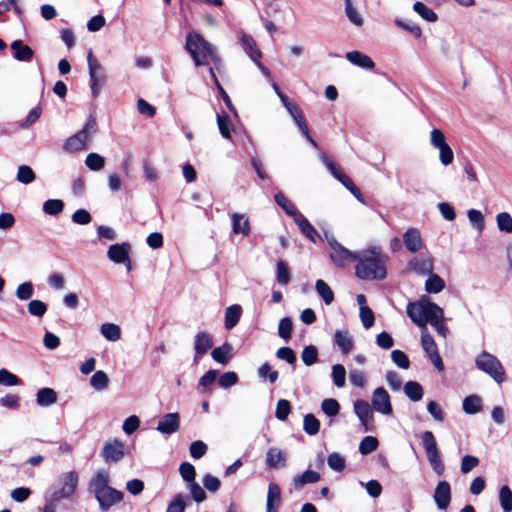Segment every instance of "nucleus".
Segmentation results:
<instances>
[{"label": "nucleus", "instance_id": "nucleus-1", "mask_svg": "<svg viewBox=\"0 0 512 512\" xmlns=\"http://www.w3.org/2000/svg\"><path fill=\"white\" fill-rule=\"evenodd\" d=\"M355 275L364 281H382L387 277L384 254L377 246L369 247L357 254Z\"/></svg>", "mask_w": 512, "mask_h": 512}, {"label": "nucleus", "instance_id": "nucleus-2", "mask_svg": "<svg viewBox=\"0 0 512 512\" xmlns=\"http://www.w3.org/2000/svg\"><path fill=\"white\" fill-rule=\"evenodd\" d=\"M108 471L98 470L88 483V492L93 494L102 512H107L112 506L124 499V493L109 485Z\"/></svg>", "mask_w": 512, "mask_h": 512}, {"label": "nucleus", "instance_id": "nucleus-3", "mask_svg": "<svg viewBox=\"0 0 512 512\" xmlns=\"http://www.w3.org/2000/svg\"><path fill=\"white\" fill-rule=\"evenodd\" d=\"M185 50L191 56L196 67L207 65L208 58H210L214 65L212 68L220 70L222 60L217 53L216 47L208 42L200 33L187 34Z\"/></svg>", "mask_w": 512, "mask_h": 512}, {"label": "nucleus", "instance_id": "nucleus-4", "mask_svg": "<svg viewBox=\"0 0 512 512\" xmlns=\"http://www.w3.org/2000/svg\"><path fill=\"white\" fill-rule=\"evenodd\" d=\"M407 316L420 329L429 323L435 326L436 322L444 320L443 309L432 302L427 296H421L417 301H410L406 307Z\"/></svg>", "mask_w": 512, "mask_h": 512}, {"label": "nucleus", "instance_id": "nucleus-5", "mask_svg": "<svg viewBox=\"0 0 512 512\" xmlns=\"http://www.w3.org/2000/svg\"><path fill=\"white\" fill-rule=\"evenodd\" d=\"M477 369L488 374L496 383L506 380V373L502 363L493 354L482 351L475 359Z\"/></svg>", "mask_w": 512, "mask_h": 512}, {"label": "nucleus", "instance_id": "nucleus-6", "mask_svg": "<svg viewBox=\"0 0 512 512\" xmlns=\"http://www.w3.org/2000/svg\"><path fill=\"white\" fill-rule=\"evenodd\" d=\"M273 88H274L276 94L278 95V97L280 98L283 106L286 108V110L292 116V118L294 119L296 125L298 126L299 130L302 132L304 137L307 139L308 142H310L314 147H316L317 143L312 138V136L310 134L308 125L306 123L305 118L303 117L302 111L299 109V107L295 103L291 102L290 99L285 94L282 93V91L280 90V88L278 87L277 84L274 83Z\"/></svg>", "mask_w": 512, "mask_h": 512}, {"label": "nucleus", "instance_id": "nucleus-7", "mask_svg": "<svg viewBox=\"0 0 512 512\" xmlns=\"http://www.w3.org/2000/svg\"><path fill=\"white\" fill-rule=\"evenodd\" d=\"M78 480V474L75 471L63 473L59 477L61 487L58 489L50 487L46 493L50 494V499L52 500L60 501L62 499L69 498L74 494L78 485Z\"/></svg>", "mask_w": 512, "mask_h": 512}, {"label": "nucleus", "instance_id": "nucleus-8", "mask_svg": "<svg viewBox=\"0 0 512 512\" xmlns=\"http://www.w3.org/2000/svg\"><path fill=\"white\" fill-rule=\"evenodd\" d=\"M89 85L93 98H97L105 81L104 68L94 57L92 50L87 53Z\"/></svg>", "mask_w": 512, "mask_h": 512}, {"label": "nucleus", "instance_id": "nucleus-9", "mask_svg": "<svg viewBox=\"0 0 512 512\" xmlns=\"http://www.w3.org/2000/svg\"><path fill=\"white\" fill-rule=\"evenodd\" d=\"M324 234L329 246L333 250V253L330 254V259L337 267H343L347 262L357 259V253L344 247L333 235H329L328 232L325 231Z\"/></svg>", "mask_w": 512, "mask_h": 512}, {"label": "nucleus", "instance_id": "nucleus-10", "mask_svg": "<svg viewBox=\"0 0 512 512\" xmlns=\"http://www.w3.org/2000/svg\"><path fill=\"white\" fill-rule=\"evenodd\" d=\"M354 413L358 417L364 432H374V413L370 404L363 399H358L353 403Z\"/></svg>", "mask_w": 512, "mask_h": 512}, {"label": "nucleus", "instance_id": "nucleus-11", "mask_svg": "<svg viewBox=\"0 0 512 512\" xmlns=\"http://www.w3.org/2000/svg\"><path fill=\"white\" fill-rule=\"evenodd\" d=\"M370 406L378 413L389 416L393 413L390 395L384 387H377L372 394Z\"/></svg>", "mask_w": 512, "mask_h": 512}, {"label": "nucleus", "instance_id": "nucleus-12", "mask_svg": "<svg viewBox=\"0 0 512 512\" xmlns=\"http://www.w3.org/2000/svg\"><path fill=\"white\" fill-rule=\"evenodd\" d=\"M124 455V444L118 439L107 441L101 451V456L106 463H117Z\"/></svg>", "mask_w": 512, "mask_h": 512}, {"label": "nucleus", "instance_id": "nucleus-13", "mask_svg": "<svg viewBox=\"0 0 512 512\" xmlns=\"http://www.w3.org/2000/svg\"><path fill=\"white\" fill-rule=\"evenodd\" d=\"M213 347V336L206 331H199L194 337V363Z\"/></svg>", "mask_w": 512, "mask_h": 512}, {"label": "nucleus", "instance_id": "nucleus-14", "mask_svg": "<svg viewBox=\"0 0 512 512\" xmlns=\"http://www.w3.org/2000/svg\"><path fill=\"white\" fill-rule=\"evenodd\" d=\"M180 415L177 412L164 414L158 421L157 431L163 435H172L179 430Z\"/></svg>", "mask_w": 512, "mask_h": 512}, {"label": "nucleus", "instance_id": "nucleus-15", "mask_svg": "<svg viewBox=\"0 0 512 512\" xmlns=\"http://www.w3.org/2000/svg\"><path fill=\"white\" fill-rule=\"evenodd\" d=\"M433 499L438 509H447L451 502V487L447 481L443 480L437 483L434 490Z\"/></svg>", "mask_w": 512, "mask_h": 512}, {"label": "nucleus", "instance_id": "nucleus-16", "mask_svg": "<svg viewBox=\"0 0 512 512\" xmlns=\"http://www.w3.org/2000/svg\"><path fill=\"white\" fill-rule=\"evenodd\" d=\"M131 251V245L128 242L115 243L108 247L107 257L115 264H121L127 260Z\"/></svg>", "mask_w": 512, "mask_h": 512}, {"label": "nucleus", "instance_id": "nucleus-17", "mask_svg": "<svg viewBox=\"0 0 512 512\" xmlns=\"http://www.w3.org/2000/svg\"><path fill=\"white\" fill-rule=\"evenodd\" d=\"M421 439L429 463L441 457L435 436L431 431H424Z\"/></svg>", "mask_w": 512, "mask_h": 512}, {"label": "nucleus", "instance_id": "nucleus-18", "mask_svg": "<svg viewBox=\"0 0 512 512\" xmlns=\"http://www.w3.org/2000/svg\"><path fill=\"white\" fill-rule=\"evenodd\" d=\"M408 267L416 274L425 276L433 272V260L431 257H414L408 262Z\"/></svg>", "mask_w": 512, "mask_h": 512}, {"label": "nucleus", "instance_id": "nucleus-19", "mask_svg": "<svg viewBox=\"0 0 512 512\" xmlns=\"http://www.w3.org/2000/svg\"><path fill=\"white\" fill-rule=\"evenodd\" d=\"M241 48L245 51L252 61H257L262 57V53L258 48L255 40L248 34L241 32L239 36Z\"/></svg>", "mask_w": 512, "mask_h": 512}, {"label": "nucleus", "instance_id": "nucleus-20", "mask_svg": "<svg viewBox=\"0 0 512 512\" xmlns=\"http://www.w3.org/2000/svg\"><path fill=\"white\" fill-rule=\"evenodd\" d=\"M97 131V121L94 118V116L89 115L82 129L75 133V135L79 137V139L85 147L90 148V145L88 143L91 141L92 137L97 133Z\"/></svg>", "mask_w": 512, "mask_h": 512}, {"label": "nucleus", "instance_id": "nucleus-21", "mask_svg": "<svg viewBox=\"0 0 512 512\" xmlns=\"http://www.w3.org/2000/svg\"><path fill=\"white\" fill-rule=\"evenodd\" d=\"M346 59L353 65L358 66L365 70H373L375 67L374 61L365 53L361 51H350L346 53Z\"/></svg>", "mask_w": 512, "mask_h": 512}, {"label": "nucleus", "instance_id": "nucleus-22", "mask_svg": "<svg viewBox=\"0 0 512 512\" xmlns=\"http://www.w3.org/2000/svg\"><path fill=\"white\" fill-rule=\"evenodd\" d=\"M406 249L411 253L418 252L422 247L421 234L416 228H409L403 234Z\"/></svg>", "mask_w": 512, "mask_h": 512}, {"label": "nucleus", "instance_id": "nucleus-23", "mask_svg": "<svg viewBox=\"0 0 512 512\" xmlns=\"http://www.w3.org/2000/svg\"><path fill=\"white\" fill-rule=\"evenodd\" d=\"M281 503V489L278 484L271 482L268 485L266 512H278Z\"/></svg>", "mask_w": 512, "mask_h": 512}, {"label": "nucleus", "instance_id": "nucleus-24", "mask_svg": "<svg viewBox=\"0 0 512 512\" xmlns=\"http://www.w3.org/2000/svg\"><path fill=\"white\" fill-rule=\"evenodd\" d=\"M232 356L233 346L229 342H224L221 346L215 347L211 351L212 359L221 365H226Z\"/></svg>", "mask_w": 512, "mask_h": 512}, {"label": "nucleus", "instance_id": "nucleus-25", "mask_svg": "<svg viewBox=\"0 0 512 512\" xmlns=\"http://www.w3.org/2000/svg\"><path fill=\"white\" fill-rule=\"evenodd\" d=\"M13 57L18 61L29 62L32 60V48L21 40H15L10 45Z\"/></svg>", "mask_w": 512, "mask_h": 512}, {"label": "nucleus", "instance_id": "nucleus-26", "mask_svg": "<svg viewBox=\"0 0 512 512\" xmlns=\"http://www.w3.org/2000/svg\"><path fill=\"white\" fill-rule=\"evenodd\" d=\"M294 222L307 239L313 243H316V238L319 237V234L303 214L299 215L298 218L294 220Z\"/></svg>", "mask_w": 512, "mask_h": 512}, {"label": "nucleus", "instance_id": "nucleus-27", "mask_svg": "<svg viewBox=\"0 0 512 512\" xmlns=\"http://www.w3.org/2000/svg\"><path fill=\"white\" fill-rule=\"evenodd\" d=\"M209 74H210V77L213 81L215 88L217 89V91H218L221 99L223 100L225 106L227 107V109L234 116H238L237 110H236L235 106L232 104V101H231L229 95L227 94V92L221 85L220 81L218 80V77H217L216 73L214 72V68H209Z\"/></svg>", "mask_w": 512, "mask_h": 512}, {"label": "nucleus", "instance_id": "nucleus-28", "mask_svg": "<svg viewBox=\"0 0 512 512\" xmlns=\"http://www.w3.org/2000/svg\"><path fill=\"white\" fill-rule=\"evenodd\" d=\"M321 476L318 472L307 469L302 474L293 478L292 484L296 490L301 489L306 484H313L320 480Z\"/></svg>", "mask_w": 512, "mask_h": 512}, {"label": "nucleus", "instance_id": "nucleus-29", "mask_svg": "<svg viewBox=\"0 0 512 512\" xmlns=\"http://www.w3.org/2000/svg\"><path fill=\"white\" fill-rule=\"evenodd\" d=\"M483 408L482 398L477 394L466 396L462 402V409L466 414L475 415Z\"/></svg>", "mask_w": 512, "mask_h": 512}, {"label": "nucleus", "instance_id": "nucleus-30", "mask_svg": "<svg viewBox=\"0 0 512 512\" xmlns=\"http://www.w3.org/2000/svg\"><path fill=\"white\" fill-rule=\"evenodd\" d=\"M242 307L239 304H233L226 308L224 326L227 330L233 329L240 321Z\"/></svg>", "mask_w": 512, "mask_h": 512}, {"label": "nucleus", "instance_id": "nucleus-31", "mask_svg": "<svg viewBox=\"0 0 512 512\" xmlns=\"http://www.w3.org/2000/svg\"><path fill=\"white\" fill-rule=\"evenodd\" d=\"M58 395L50 387H44L37 391L36 402L41 407H49L57 402Z\"/></svg>", "mask_w": 512, "mask_h": 512}, {"label": "nucleus", "instance_id": "nucleus-32", "mask_svg": "<svg viewBox=\"0 0 512 512\" xmlns=\"http://www.w3.org/2000/svg\"><path fill=\"white\" fill-rule=\"evenodd\" d=\"M232 221V232L234 234H242L243 236H248L250 233V224L249 219L245 218L243 214L233 213L231 215Z\"/></svg>", "mask_w": 512, "mask_h": 512}, {"label": "nucleus", "instance_id": "nucleus-33", "mask_svg": "<svg viewBox=\"0 0 512 512\" xmlns=\"http://www.w3.org/2000/svg\"><path fill=\"white\" fill-rule=\"evenodd\" d=\"M334 343L344 355H347L353 348L354 341L348 331L337 330L334 334Z\"/></svg>", "mask_w": 512, "mask_h": 512}, {"label": "nucleus", "instance_id": "nucleus-34", "mask_svg": "<svg viewBox=\"0 0 512 512\" xmlns=\"http://www.w3.org/2000/svg\"><path fill=\"white\" fill-rule=\"evenodd\" d=\"M274 200L276 204L280 206L288 216L293 217L294 220L298 218L299 215L302 214L297 209V207L290 200H288L281 191L277 192L274 195Z\"/></svg>", "mask_w": 512, "mask_h": 512}, {"label": "nucleus", "instance_id": "nucleus-35", "mask_svg": "<svg viewBox=\"0 0 512 512\" xmlns=\"http://www.w3.org/2000/svg\"><path fill=\"white\" fill-rule=\"evenodd\" d=\"M285 463L286 455L282 450L276 447H271L268 449V451L266 452V465L269 468L275 469L279 466V464H282L284 466Z\"/></svg>", "mask_w": 512, "mask_h": 512}, {"label": "nucleus", "instance_id": "nucleus-36", "mask_svg": "<svg viewBox=\"0 0 512 512\" xmlns=\"http://www.w3.org/2000/svg\"><path fill=\"white\" fill-rule=\"evenodd\" d=\"M405 395L413 402H418L423 398L424 390L422 385L417 382L410 380L404 384L403 387Z\"/></svg>", "mask_w": 512, "mask_h": 512}, {"label": "nucleus", "instance_id": "nucleus-37", "mask_svg": "<svg viewBox=\"0 0 512 512\" xmlns=\"http://www.w3.org/2000/svg\"><path fill=\"white\" fill-rule=\"evenodd\" d=\"M445 288V281L436 273H430L425 282V291L429 294H438Z\"/></svg>", "mask_w": 512, "mask_h": 512}, {"label": "nucleus", "instance_id": "nucleus-38", "mask_svg": "<svg viewBox=\"0 0 512 512\" xmlns=\"http://www.w3.org/2000/svg\"><path fill=\"white\" fill-rule=\"evenodd\" d=\"M315 289L326 305H330L334 301V292L324 280L318 279L315 283Z\"/></svg>", "mask_w": 512, "mask_h": 512}, {"label": "nucleus", "instance_id": "nucleus-39", "mask_svg": "<svg viewBox=\"0 0 512 512\" xmlns=\"http://www.w3.org/2000/svg\"><path fill=\"white\" fill-rule=\"evenodd\" d=\"M413 10L425 21L434 23L438 20L437 14L421 1L413 4Z\"/></svg>", "mask_w": 512, "mask_h": 512}, {"label": "nucleus", "instance_id": "nucleus-40", "mask_svg": "<svg viewBox=\"0 0 512 512\" xmlns=\"http://www.w3.org/2000/svg\"><path fill=\"white\" fill-rule=\"evenodd\" d=\"M216 120L221 136L225 139H231L233 125L230 117L225 112H222L216 115Z\"/></svg>", "mask_w": 512, "mask_h": 512}, {"label": "nucleus", "instance_id": "nucleus-41", "mask_svg": "<svg viewBox=\"0 0 512 512\" xmlns=\"http://www.w3.org/2000/svg\"><path fill=\"white\" fill-rule=\"evenodd\" d=\"M102 336L111 342L118 341L121 338V328L114 323H104L100 327Z\"/></svg>", "mask_w": 512, "mask_h": 512}, {"label": "nucleus", "instance_id": "nucleus-42", "mask_svg": "<svg viewBox=\"0 0 512 512\" xmlns=\"http://www.w3.org/2000/svg\"><path fill=\"white\" fill-rule=\"evenodd\" d=\"M303 430L309 436L318 434L320 430V421L312 413H308L303 419Z\"/></svg>", "mask_w": 512, "mask_h": 512}, {"label": "nucleus", "instance_id": "nucleus-43", "mask_svg": "<svg viewBox=\"0 0 512 512\" xmlns=\"http://www.w3.org/2000/svg\"><path fill=\"white\" fill-rule=\"evenodd\" d=\"M65 203L61 199H48L43 203V211L50 216H57L63 212Z\"/></svg>", "mask_w": 512, "mask_h": 512}, {"label": "nucleus", "instance_id": "nucleus-44", "mask_svg": "<svg viewBox=\"0 0 512 512\" xmlns=\"http://www.w3.org/2000/svg\"><path fill=\"white\" fill-rule=\"evenodd\" d=\"M276 280L280 285H288L291 281V273L288 264L279 260L276 264Z\"/></svg>", "mask_w": 512, "mask_h": 512}, {"label": "nucleus", "instance_id": "nucleus-45", "mask_svg": "<svg viewBox=\"0 0 512 512\" xmlns=\"http://www.w3.org/2000/svg\"><path fill=\"white\" fill-rule=\"evenodd\" d=\"M421 330V345L423 350L426 352V354L429 356L435 352H438L437 345L431 336V334L428 331L427 327H424V329Z\"/></svg>", "mask_w": 512, "mask_h": 512}, {"label": "nucleus", "instance_id": "nucleus-46", "mask_svg": "<svg viewBox=\"0 0 512 512\" xmlns=\"http://www.w3.org/2000/svg\"><path fill=\"white\" fill-rule=\"evenodd\" d=\"M499 502L503 512L512 511V490L509 486L503 485L500 487Z\"/></svg>", "mask_w": 512, "mask_h": 512}, {"label": "nucleus", "instance_id": "nucleus-47", "mask_svg": "<svg viewBox=\"0 0 512 512\" xmlns=\"http://www.w3.org/2000/svg\"><path fill=\"white\" fill-rule=\"evenodd\" d=\"M293 332V321L290 317H283L279 321L278 325V335L285 342H288L292 337Z\"/></svg>", "mask_w": 512, "mask_h": 512}, {"label": "nucleus", "instance_id": "nucleus-48", "mask_svg": "<svg viewBox=\"0 0 512 512\" xmlns=\"http://www.w3.org/2000/svg\"><path fill=\"white\" fill-rule=\"evenodd\" d=\"M85 165L91 171H99L105 166V157L98 153L91 152L86 156Z\"/></svg>", "mask_w": 512, "mask_h": 512}, {"label": "nucleus", "instance_id": "nucleus-49", "mask_svg": "<svg viewBox=\"0 0 512 512\" xmlns=\"http://www.w3.org/2000/svg\"><path fill=\"white\" fill-rule=\"evenodd\" d=\"M378 446V439L374 436L368 435L361 440L358 450L362 455H368L374 452L378 448Z\"/></svg>", "mask_w": 512, "mask_h": 512}, {"label": "nucleus", "instance_id": "nucleus-50", "mask_svg": "<svg viewBox=\"0 0 512 512\" xmlns=\"http://www.w3.org/2000/svg\"><path fill=\"white\" fill-rule=\"evenodd\" d=\"M109 378L108 375L102 371H96L90 378V385L98 391H101L108 387Z\"/></svg>", "mask_w": 512, "mask_h": 512}, {"label": "nucleus", "instance_id": "nucleus-51", "mask_svg": "<svg viewBox=\"0 0 512 512\" xmlns=\"http://www.w3.org/2000/svg\"><path fill=\"white\" fill-rule=\"evenodd\" d=\"M345 1V13L349 21L357 27L363 25V18L358 10L353 6L351 0Z\"/></svg>", "mask_w": 512, "mask_h": 512}, {"label": "nucleus", "instance_id": "nucleus-52", "mask_svg": "<svg viewBox=\"0 0 512 512\" xmlns=\"http://www.w3.org/2000/svg\"><path fill=\"white\" fill-rule=\"evenodd\" d=\"M327 464L332 470L342 472L346 467V460L340 453L332 452L327 457Z\"/></svg>", "mask_w": 512, "mask_h": 512}, {"label": "nucleus", "instance_id": "nucleus-53", "mask_svg": "<svg viewBox=\"0 0 512 512\" xmlns=\"http://www.w3.org/2000/svg\"><path fill=\"white\" fill-rule=\"evenodd\" d=\"M301 359L306 366H312L318 361V349L314 345H307L301 352Z\"/></svg>", "mask_w": 512, "mask_h": 512}, {"label": "nucleus", "instance_id": "nucleus-54", "mask_svg": "<svg viewBox=\"0 0 512 512\" xmlns=\"http://www.w3.org/2000/svg\"><path fill=\"white\" fill-rule=\"evenodd\" d=\"M333 383L336 387L341 388L346 383V370L342 364H334L331 372Z\"/></svg>", "mask_w": 512, "mask_h": 512}, {"label": "nucleus", "instance_id": "nucleus-55", "mask_svg": "<svg viewBox=\"0 0 512 512\" xmlns=\"http://www.w3.org/2000/svg\"><path fill=\"white\" fill-rule=\"evenodd\" d=\"M188 499V496L181 493L176 494L169 502L166 512H185L186 500Z\"/></svg>", "mask_w": 512, "mask_h": 512}, {"label": "nucleus", "instance_id": "nucleus-56", "mask_svg": "<svg viewBox=\"0 0 512 512\" xmlns=\"http://www.w3.org/2000/svg\"><path fill=\"white\" fill-rule=\"evenodd\" d=\"M321 409L328 417H334L340 412V404L334 398H326L321 403Z\"/></svg>", "mask_w": 512, "mask_h": 512}, {"label": "nucleus", "instance_id": "nucleus-57", "mask_svg": "<svg viewBox=\"0 0 512 512\" xmlns=\"http://www.w3.org/2000/svg\"><path fill=\"white\" fill-rule=\"evenodd\" d=\"M467 216L471 225L481 233L485 227V221L482 212L477 209H470L467 211Z\"/></svg>", "mask_w": 512, "mask_h": 512}, {"label": "nucleus", "instance_id": "nucleus-58", "mask_svg": "<svg viewBox=\"0 0 512 512\" xmlns=\"http://www.w3.org/2000/svg\"><path fill=\"white\" fill-rule=\"evenodd\" d=\"M497 227L501 232L512 233V216L508 212H500L496 216Z\"/></svg>", "mask_w": 512, "mask_h": 512}, {"label": "nucleus", "instance_id": "nucleus-59", "mask_svg": "<svg viewBox=\"0 0 512 512\" xmlns=\"http://www.w3.org/2000/svg\"><path fill=\"white\" fill-rule=\"evenodd\" d=\"M63 151L72 153V152H78L81 150H86L88 147H85L79 137H77L75 134L70 136L66 139L62 146Z\"/></svg>", "mask_w": 512, "mask_h": 512}, {"label": "nucleus", "instance_id": "nucleus-60", "mask_svg": "<svg viewBox=\"0 0 512 512\" xmlns=\"http://www.w3.org/2000/svg\"><path fill=\"white\" fill-rule=\"evenodd\" d=\"M350 193L361 203H365L364 197L360 191V189L355 185V183L345 174L338 180Z\"/></svg>", "mask_w": 512, "mask_h": 512}, {"label": "nucleus", "instance_id": "nucleus-61", "mask_svg": "<svg viewBox=\"0 0 512 512\" xmlns=\"http://www.w3.org/2000/svg\"><path fill=\"white\" fill-rule=\"evenodd\" d=\"M179 473L182 477V479L187 482L188 484H191L195 481L196 477V470L195 467L189 463V462H183L180 464L179 467Z\"/></svg>", "mask_w": 512, "mask_h": 512}, {"label": "nucleus", "instance_id": "nucleus-62", "mask_svg": "<svg viewBox=\"0 0 512 512\" xmlns=\"http://www.w3.org/2000/svg\"><path fill=\"white\" fill-rule=\"evenodd\" d=\"M291 412V403L286 399H280L276 405L275 417L280 421L287 420Z\"/></svg>", "mask_w": 512, "mask_h": 512}, {"label": "nucleus", "instance_id": "nucleus-63", "mask_svg": "<svg viewBox=\"0 0 512 512\" xmlns=\"http://www.w3.org/2000/svg\"><path fill=\"white\" fill-rule=\"evenodd\" d=\"M276 357L280 360L286 361L290 365H295L297 356L295 351L288 346L280 347L276 351Z\"/></svg>", "mask_w": 512, "mask_h": 512}, {"label": "nucleus", "instance_id": "nucleus-64", "mask_svg": "<svg viewBox=\"0 0 512 512\" xmlns=\"http://www.w3.org/2000/svg\"><path fill=\"white\" fill-rule=\"evenodd\" d=\"M208 450V446L201 440H195L190 444L189 452L193 459L202 458Z\"/></svg>", "mask_w": 512, "mask_h": 512}]
</instances>
